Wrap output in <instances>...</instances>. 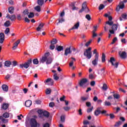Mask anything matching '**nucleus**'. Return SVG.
I'll list each match as a JSON object with an SVG mask.
<instances>
[{"mask_svg": "<svg viewBox=\"0 0 127 127\" xmlns=\"http://www.w3.org/2000/svg\"><path fill=\"white\" fill-rule=\"evenodd\" d=\"M49 55V53H46L45 56L40 59V63H44V62L47 61V64H51L53 60L52 58L48 57Z\"/></svg>", "mask_w": 127, "mask_h": 127, "instance_id": "f257e3e1", "label": "nucleus"}, {"mask_svg": "<svg viewBox=\"0 0 127 127\" xmlns=\"http://www.w3.org/2000/svg\"><path fill=\"white\" fill-rule=\"evenodd\" d=\"M92 51V48L91 47L88 48L86 49L83 54L84 56L86 57L87 59H91L92 58V53L91 51Z\"/></svg>", "mask_w": 127, "mask_h": 127, "instance_id": "f03ea898", "label": "nucleus"}, {"mask_svg": "<svg viewBox=\"0 0 127 127\" xmlns=\"http://www.w3.org/2000/svg\"><path fill=\"white\" fill-rule=\"evenodd\" d=\"M30 125L31 127H39L40 126V125L39 124V123H37L36 120L33 118L31 119L30 122Z\"/></svg>", "mask_w": 127, "mask_h": 127, "instance_id": "7ed1b4c3", "label": "nucleus"}, {"mask_svg": "<svg viewBox=\"0 0 127 127\" xmlns=\"http://www.w3.org/2000/svg\"><path fill=\"white\" fill-rule=\"evenodd\" d=\"M9 117V114L7 113H5L3 114V116H0V120L3 122V124H6L7 123V120L3 119L5 118V119Z\"/></svg>", "mask_w": 127, "mask_h": 127, "instance_id": "20e7f679", "label": "nucleus"}, {"mask_svg": "<svg viewBox=\"0 0 127 127\" xmlns=\"http://www.w3.org/2000/svg\"><path fill=\"white\" fill-rule=\"evenodd\" d=\"M88 83V79L87 78H82L80 80L79 82V86L80 87H82L83 88H85V87H86V84Z\"/></svg>", "mask_w": 127, "mask_h": 127, "instance_id": "39448f33", "label": "nucleus"}, {"mask_svg": "<svg viewBox=\"0 0 127 127\" xmlns=\"http://www.w3.org/2000/svg\"><path fill=\"white\" fill-rule=\"evenodd\" d=\"M32 60L31 59H30L28 61V62L27 63H25L24 64H20V68H25L26 69H27V68H28V67H29V65H30V64H31V62H32Z\"/></svg>", "mask_w": 127, "mask_h": 127, "instance_id": "423d86ee", "label": "nucleus"}, {"mask_svg": "<svg viewBox=\"0 0 127 127\" xmlns=\"http://www.w3.org/2000/svg\"><path fill=\"white\" fill-rule=\"evenodd\" d=\"M109 62L111 63L112 66H114L116 68H118L119 66V62H117L114 64V62H116V59L114 57H111Z\"/></svg>", "mask_w": 127, "mask_h": 127, "instance_id": "0eeeda50", "label": "nucleus"}, {"mask_svg": "<svg viewBox=\"0 0 127 127\" xmlns=\"http://www.w3.org/2000/svg\"><path fill=\"white\" fill-rule=\"evenodd\" d=\"M6 18L9 19L11 21H14L16 19V16L14 14L9 15V14H7Z\"/></svg>", "mask_w": 127, "mask_h": 127, "instance_id": "6e6552de", "label": "nucleus"}, {"mask_svg": "<svg viewBox=\"0 0 127 127\" xmlns=\"http://www.w3.org/2000/svg\"><path fill=\"white\" fill-rule=\"evenodd\" d=\"M44 83H46V85H48L49 86H52V85H53V83H54V81H53V79L49 78L45 80Z\"/></svg>", "mask_w": 127, "mask_h": 127, "instance_id": "1a4fd4ad", "label": "nucleus"}, {"mask_svg": "<svg viewBox=\"0 0 127 127\" xmlns=\"http://www.w3.org/2000/svg\"><path fill=\"white\" fill-rule=\"evenodd\" d=\"M95 59L92 61V64L94 66L98 65V61H99V55L97 54L94 56Z\"/></svg>", "mask_w": 127, "mask_h": 127, "instance_id": "9d476101", "label": "nucleus"}, {"mask_svg": "<svg viewBox=\"0 0 127 127\" xmlns=\"http://www.w3.org/2000/svg\"><path fill=\"white\" fill-rule=\"evenodd\" d=\"M64 10L61 13V15L60 16V18L59 20V23H62L63 21H64Z\"/></svg>", "mask_w": 127, "mask_h": 127, "instance_id": "9b49d317", "label": "nucleus"}, {"mask_svg": "<svg viewBox=\"0 0 127 127\" xmlns=\"http://www.w3.org/2000/svg\"><path fill=\"white\" fill-rule=\"evenodd\" d=\"M71 53H72V51H71V47L66 48L65 50L64 55H65V56H67L68 54H71Z\"/></svg>", "mask_w": 127, "mask_h": 127, "instance_id": "f8f14e48", "label": "nucleus"}, {"mask_svg": "<svg viewBox=\"0 0 127 127\" xmlns=\"http://www.w3.org/2000/svg\"><path fill=\"white\" fill-rule=\"evenodd\" d=\"M119 55L123 59H126L127 58V53L126 52H119Z\"/></svg>", "mask_w": 127, "mask_h": 127, "instance_id": "ddd939ff", "label": "nucleus"}, {"mask_svg": "<svg viewBox=\"0 0 127 127\" xmlns=\"http://www.w3.org/2000/svg\"><path fill=\"white\" fill-rule=\"evenodd\" d=\"M20 43V40H18L16 42H15L12 47L13 50H15V49L17 48V46H18V44H19Z\"/></svg>", "mask_w": 127, "mask_h": 127, "instance_id": "4468645a", "label": "nucleus"}, {"mask_svg": "<svg viewBox=\"0 0 127 127\" xmlns=\"http://www.w3.org/2000/svg\"><path fill=\"white\" fill-rule=\"evenodd\" d=\"M79 26H80V22H77L74 25L69 29V30H73L74 29H78L79 28Z\"/></svg>", "mask_w": 127, "mask_h": 127, "instance_id": "2eb2a0df", "label": "nucleus"}, {"mask_svg": "<svg viewBox=\"0 0 127 127\" xmlns=\"http://www.w3.org/2000/svg\"><path fill=\"white\" fill-rule=\"evenodd\" d=\"M83 5L85 6L84 8V11L86 12V13H88V12H90V9L88 7H87V2H83Z\"/></svg>", "mask_w": 127, "mask_h": 127, "instance_id": "dca6fc26", "label": "nucleus"}, {"mask_svg": "<svg viewBox=\"0 0 127 127\" xmlns=\"http://www.w3.org/2000/svg\"><path fill=\"white\" fill-rule=\"evenodd\" d=\"M3 41H4V34L3 33H0V43H3Z\"/></svg>", "mask_w": 127, "mask_h": 127, "instance_id": "f3484780", "label": "nucleus"}, {"mask_svg": "<svg viewBox=\"0 0 127 127\" xmlns=\"http://www.w3.org/2000/svg\"><path fill=\"white\" fill-rule=\"evenodd\" d=\"M31 105H32V102L31 100H27L25 103V105L27 108H29Z\"/></svg>", "mask_w": 127, "mask_h": 127, "instance_id": "a211bd4d", "label": "nucleus"}, {"mask_svg": "<svg viewBox=\"0 0 127 127\" xmlns=\"http://www.w3.org/2000/svg\"><path fill=\"white\" fill-rule=\"evenodd\" d=\"M123 18L124 19H127V13L122 14L121 17H120L119 19L120 21H123Z\"/></svg>", "mask_w": 127, "mask_h": 127, "instance_id": "6ab92c4d", "label": "nucleus"}, {"mask_svg": "<svg viewBox=\"0 0 127 127\" xmlns=\"http://www.w3.org/2000/svg\"><path fill=\"white\" fill-rule=\"evenodd\" d=\"M1 88L4 92H8V86L6 84H3L1 86Z\"/></svg>", "mask_w": 127, "mask_h": 127, "instance_id": "aec40b11", "label": "nucleus"}, {"mask_svg": "<svg viewBox=\"0 0 127 127\" xmlns=\"http://www.w3.org/2000/svg\"><path fill=\"white\" fill-rule=\"evenodd\" d=\"M43 26H44V24H43V23H41L37 28V31H40V30L43 28Z\"/></svg>", "mask_w": 127, "mask_h": 127, "instance_id": "412c9836", "label": "nucleus"}, {"mask_svg": "<svg viewBox=\"0 0 127 127\" xmlns=\"http://www.w3.org/2000/svg\"><path fill=\"white\" fill-rule=\"evenodd\" d=\"M100 114H101V110H100L99 108H97V109L94 112V115L96 117H98V116H99V115H100Z\"/></svg>", "mask_w": 127, "mask_h": 127, "instance_id": "4be33fe9", "label": "nucleus"}, {"mask_svg": "<svg viewBox=\"0 0 127 127\" xmlns=\"http://www.w3.org/2000/svg\"><path fill=\"white\" fill-rule=\"evenodd\" d=\"M113 97H114V100L115 99L119 100L120 99V98H121V96L120 95V94L119 93L113 94Z\"/></svg>", "mask_w": 127, "mask_h": 127, "instance_id": "5701e85b", "label": "nucleus"}, {"mask_svg": "<svg viewBox=\"0 0 127 127\" xmlns=\"http://www.w3.org/2000/svg\"><path fill=\"white\" fill-rule=\"evenodd\" d=\"M4 26H5V27H8L10 26V21H6L4 23Z\"/></svg>", "mask_w": 127, "mask_h": 127, "instance_id": "b1692460", "label": "nucleus"}, {"mask_svg": "<svg viewBox=\"0 0 127 127\" xmlns=\"http://www.w3.org/2000/svg\"><path fill=\"white\" fill-rule=\"evenodd\" d=\"M10 65H11V63L10 62V61H7L5 62V63H4L5 66L9 67V66H10Z\"/></svg>", "mask_w": 127, "mask_h": 127, "instance_id": "393cba45", "label": "nucleus"}, {"mask_svg": "<svg viewBox=\"0 0 127 127\" xmlns=\"http://www.w3.org/2000/svg\"><path fill=\"white\" fill-rule=\"evenodd\" d=\"M34 9H35L38 12H40V11H41V7L39 5H37L34 7Z\"/></svg>", "mask_w": 127, "mask_h": 127, "instance_id": "a878e982", "label": "nucleus"}, {"mask_svg": "<svg viewBox=\"0 0 127 127\" xmlns=\"http://www.w3.org/2000/svg\"><path fill=\"white\" fill-rule=\"evenodd\" d=\"M14 11V8H13V7H10L8 8V12H9V13H11V14H12V13H13Z\"/></svg>", "mask_w": 127, "mask_h": 127, "instance_id": "bb28decb", "label": "nucleus"}, {"mask_svg": "<svg viewBox=\"0 0 127 127\" xmlns=\"http://www.w3.org/2000/svg\"><path fill=\"white\" fill-rule=\"evenodd\" d=\"M104 106L106 107H110V106H112V103L108 101H105L104 102Z\"/></svg>", "mask_w": 127, "mask_h": 127, "instance_id": "cd10ccee", "label": "nucleus"}, {"mask_svg": "<svg viewBox=\"0 0 127 127\" xmlns=\"http://www.w3.org/2000/svg\"><path fill=\"white\" fill-rule=\"evenodd\" d=\"M43 115L44 117H46V118H49V113L46 111L43 112Z\"/></svg>", "mask_w": 127, "mask_h": 127, "instance_id": "c85d7f7f", "label": "nucleus"}, {"mask_svg": "<svg viewBox=\"0 0 127 127\" xmlns=\"http://www.w3.org/2000/svg\"><path fill=\"white\" fill-rule=\"evenodd\" d=\"M112 29L113 30H115L116 31V30H118V25L117 24H113L111 27Z\"/></svg>", "mask_w": 127, "mask_h": 127, "instance_id": "c756f323", "label": "nucleus"}, {"mask_svg": "<svg viewBox=\"0 0 127 127\" xmlns=\"http://www.w3.org/2000/svg\"><path fill=\"white\" fill-rule=\"evenodd\" d=\"M37 2L38 4L41 6L44 3V0H38Z\"/></svg>", "mask_w": 127, "mask_h": 127, "instance_id": "7c9ffc66", "label": "nucleus"}, {"mask_svg": "<svg viewBox=\"0 0 127 127\" xmlns=\"http://www.w3.org/2000/svg\"><path fill=\"white\" fill-rule=\"evenodd\" d=\"M119 7L121 9L125 8V3H124V2H120L119 3Z\"/></svg>", "mask_w": 127, "mask_h": 127, "instance_id": "2f4dec72", "label": "nucleus"}, {"mask_svg": "<svg viewBox=\"0 0 127 127\" xmlns=\"http://www.w3.org/2000/svg\"><path fill=\"white\" fill-rule=\"evenodd\" d=\"M106 62V55H105V53H102V62L104 63Z\"/></svg>", "mask_w": 127, "mask_h": 127, "instance_id": "473e14b6", "label": "nucleus"}, {"mask_svg": "<svg viewBox=\"0 0 127 127\" xmlns=\"http://www.w3.org/2000/svg\"><path fill=\"white\" fill-rule=\"evenodd\" d=\"M56 49L58 50V51H61L63 50V47L61 46H57Z\"/></svg>", "mask_w": 127, "mask_h": 127, "instance_id": "72a5a7b5", "label": "nucleus"}, {"mask_svg": "<svg viewBox=\"0 0 127 127\" xmlns=\"http://www.w3.org/2000/svg\"><path fill=\"white\" fill-rule=\"evenodd\" d=\"M51 89L47 88L46 90V95H50V94H51Z\"/></svg>", "mask_w": 127, "mask_h": 127, "instance_id": "f704fd0d", "label": "nucleus"}, {"mask_svg": "<svg viewBox=\"0 0 127 127\" xmlns=\"http://www.w3.org/2000/svg\"><path fill=\"white\" fill-rule=\"evenodd\" d=\"M102 89H103V90H104V91H107L108 90V85H107V84L104 83L103 84Z\"/></svg>", "mask_w": 127, "mask_h": 127, "instance_id": "c9c22d12", "label": "nucleus"}, {"mask_svg": "<svg viewBox=\"0 0 127 127\" xmlns=\"http://www.w3.org/2000/svg\"><path fill=\"white\" fill-rule=\"evenodd\" d=\"M33 64H35V65H37L39 63V61H38L37 59H35L33 60Z\"/></svg>", "mask_w": 127, "mask_h": 127, "instance_id": "e433bc0d", "label": "nucleus"}, {"mask_svg": "<svg viewBox=\"0 0 127 127\" xmlns=\"http://www.w3.org/2000/svg\"><path fill=\"white\" fill-rule=\"evenodd\" d=\"M84 7L85 6L84 5V3H83L82 5V8L80 10H79V13H82V12H83V11H84Z\"/></svg>", "mask_w": 127, "mask_h": 127, "instance_id": "4c0bfd02", "label": "nucleus"}, {"mask_svg": "<svg viewBox=\"0 0 127 127\" xmlns=\"http://www.w3.org/2000/svg\"><path fill=\"white\" fill-rule=\"evenodd\" d=\"M85 18L88 20V21H90L91 19H92V18L91 17V15L90 14H86L85 16Z\"/></svg>", "mask_w": 127, "mask_h": 127, "instance_id": "58836bf2", "label": "nucleus"}, {"mask_svg": "<svg viewBox=\"0 0 127 127\" xmlns=\"http://www.w3.org/2000/svg\"><path fill=\"white\" fill-rule=\"evenodd\" d=\"M122 125V122L118 121L116 123L115 125H114V127H120Z\"/></svg>", "mask_w": 127, "mask_h": 127, "instance_id": "ea45409f", "label": "nucleus"}, {"mask_svg": "<svg viewBox=\"0 0 127 127\" xmlns=\"http://www.w3.org/2000/svg\"><path fill=\"white\" fill-rule=\"evenodd\" d=\"M8 108V105L7 104L4 103L2 105V109L3 110H6Z\"/></svg>", "mask_w": 127, "mask_h": 127, "instance_id": "a19ab883", "label": "nucleus"}, {"mask_svg": "<svg viewBox=\"0 0 127 127\" xmlns=\"http://www.w3.org/2000/svg\"><path fill=\"white\" fill-rule=\"evenodd\" d=\"M106 24H108V25H110V26L114 25V22L113 21H108L106 22Z\"/></svg>", "mask_w": 127, "mask_h": 127, "instance_id": "79ce46f5", "label": "nucleus"}, {"mask_svg": "<svg viewBox=\"0 0 127 127\" xmlns=\"http://www.w3.org/2000/svg\"><path fill=\"white\" fill-rule=\"evenodd\" d=\"M88 99V97H85L82 96L81 97V101H82V102H85V101H87Z\"/></svg>", "mask_w": 127, "mask_h": 127, "instance_id": "37998d69", "label": "nucleus"}, {"mask_svg": "<svg viewBox=\"0 0 127 127\" xmlns=\"http://www.w3.org/2000/svg\"><path fill=\"white\" fill-rule=\"evenodd\" d=\"M104 8H105V5L103 4H101L99 6V10H102V9H104Z\"/></svg>", "mask_w": 127, "mask_h": 127, "instance_id": "c03bdc74", "label": "nucleus"}, {"mask_svg": "<svg viewBox=\"0 0 127 127\" xmlns=\"http://www.w3.org/2000/svg\"><path fill=\"white\" fill-rule=\"evenodd\" d=\"M70 107L69 106H65L64 107V110L65 111V112H69L70 111Z\"/></svg>", "mask_w": 127, "mask_h": 127, "instance_id": "a18cd8bd", "label": "nucleus"}, {"mask_svg": "<svg viewBox=\"0 0 127 127\" xmlns=\"http://www.w3.org/2000/svg\"><path fill=\"white\" fill-rule=\"evenodd\" d=\"M92 40L91 39L89 41H88L86 44H85V46H86V47H88V46H89V45H90V44H91V43H92Z\"/></svg>", "mask_w": 127, "mask_h": 127, "instance_id": "49530a36", "label": "nucleus"}, {"mask_svg": "<svg viewBox=\"0 0 127 127\" xmlns=\"http://www.w3.org/2000/svg\"><path fill=\"white\" fill-rule=\"evenodd\" d=\"M57 43V40L56 39H54L52 41H51V44L54 45V44H56Z\"/></svg>", "mask_w": 127, "mask_h": 127, "instance_id": "de8ad7c7", "label": "nucleus"}, {"mask_svg": "<svg viewBox=\"0 0 127 127\" xmlns=\"http://www.w3.org/2000/svg\"><path fill=\"white\" fill-rule=\"evenodd\" d=\"M34 17V13H33V12H31L28 15L29 18H32V17Z\"/></svg>", "mask_w": 127, "mask_h": 127, "instance_id": "09e8293b", "label": "nucleus"}, {"mask_svg": "<svg viewBox=\"0 0 127 127\" xmlns=\"http://www.w3.org/2000/svg\"><path fill=\"white\" fill-rule=\"evenodd\" d=\"M118 40V38L117 37H115L111 42V44H114V43H116V42Z\"/></svg>", "mask_w": 127, "mask_h": 127, "instance_id": "8fccbe9b", "label": "nucleus"}, {"mask_svg": "<svg viewBox=\"0 0 127 127\" xmlns=\"http://www.w3.org/2000/svg\"><path fill=\"white\" fill-rule=\"evenodd\" d=\"M109 117H110L111 120H113V119H115V118L116 117L115 116V115H114L113 114H109Z\"/></svg>", "mask_w": 127, "mask_h": 127, "instance_id": "3c124183", "label": "nucleus"}, {"mask_svg": "<svg viewBox=\"0 0 127 127\" xmlns=\"http://www.w3.org/2000/svg\"><path fill=\"white\" fill-rule=\"evenodd\" d=\"M54 80H58L59 79V77L57 76V73H55L54 75Z\"/></svg>", "mask_w": 127, "mask_h": 127, "instance_id": "603ef678", "label": "nucleus"}, {"mask_svg": "<svg viewBox=\"0 0 127 127\" xmlns=\"http://www.w3.org/2000/svg\"><path fill=\"white\" fill-rule=\"evenodd\" d=\"M11 65H12V66H13V67L16 66V65H17V62H16V61H13L12 62V63L11 64Z\"/></svg>", "mask_w": 127, "mask_h": 127, "instance_id": "864d4df0", "label": "nucleus"}, {"mask_svg": "<svg viewBox=\"0 0 127 127\" xmlns=\"http://www.w3.org/2000/svg\"><path fill=\"white\" fill-rule=\"evenodd\" d=\"M93 109H94V108L93 107H92L90 108L87 109V113H91V112H92V111H93Z\"/></svg>", "mask_w": 127, "mask_h": 127, "instance_id": "5fc2aeb1", "label": "nucleus"}, {"mask_svg": "<svg viewBox=\"0 0 127 127\" xmlns=\"http://www.w3.org/2000/svg\"><path fill=\"white\" fill-rule=\"evenodd\" d=\"M10 77H11V75H10V74H7V75H6L5 79H6V80H9V79H10Z\"/></svg>", "mask_w": 127, "mask_h": 127, "instance_id": "6e6d98bb", "label": "nucleus"}, {"mask_svg": "<svg viewBox=\"0 0 127 127\" xmlns=\"http://www.w3.org/2000/svg\"><path fill=\"white\" fill-rule=\"evenodd\" d=\"M89 79H91V80H92V79H95V76H94L93 74H90L89 75Z\"/></svg>", "mask_w": 127, "mask_h": 127, "instance_id": "4d7b16f0", "label": "nucleus"}, {"mask_svg": "<svg viewBox=\"0 0 127 127\" xmlns=\"http://www.w3.org/2000/svg\"><path fill=\"white\" fill-rule=\"evenodd\" d=\"M93 28H94V29H93L92 32H96L97 31V29L98 28V26H94L93 27Z\"/></svg>", "mask_w": 127, "mask_h": 127, "instance_id": "13d9d810", "label": "nucleus"}, {"mask_svg": "<svg viewBox=\"0 0 127 127\" xmlns=\"http://www.w3.org/2000/svg\"><path fill=\"white\" fill-rule=\"evenodd\" d=\"M23 13H24V15H26L28 14V13H29V12H28V10L25 9V10L23 11Z\"/></svg>", "mask_w": 127, "mask_h": 127, "instance_id": "bf43d9fd", "label": "nucleus"}, {"mask_svg": "<svg viewBox=\"0 0 127 127\" xmlns=\"http://www.w3.org/2000/svg\"><path fill=\"white\" fill-rule=\"evenodd\" d=\"M54 48H55V46H54V45H52V44H51V45L50 47V49H51V50H53V49H54Z\"/></svg>", "mask_w": 127, "mask_h": 127, "instance_id": "052dcab7", "label": "nucleus"}, {"mask_svg": "<svg viewBox=\"0 0 127 127\" xmlns=\"http://www.w3.org/2000/svg\"><path fill=\"white\" fill-rule=\"evenodd\" d=\"M90 85L92 87L95 86V85H96V82H95V81H91V83H90Z\"/></svg>", "mask_w": 127, "mask_h": 127, "instance_id": "680f3d73", "label": "nucleus"}, {"mask_svg": "<svg viewBox=\"0 0 127 127\" xmlns=\"http://www.w3.org/2000/svg\"><path fill=\"white\" fill-rule=\"evenodd\" d=\"M90 122L89 121L85 120L83 121V125H89Z\"/></svg>", "mask_w": 127, "mask_h": 127, "instance_id": "e2e57ef3", "label": "nucleus"}, {"mask_svg": "<svg viewBox=\"0 0 127 127\" xmlns=\"http://www.w3.org/2000/svg\"><path fill=\"white\" fill-rule=\"evenodd\" d=\"M9 32V28H7L5 30V34H7Z\"/></svg>", "mask_w": 127, "mask_h": 127, "instance_id": "0e129e2a", "label": "nucleus"}, {"mask_svg": "<svg viewBox=\"0 0 127 127\" xmlns=\"http://www.w3.org/2000/svg\"><path fill=\"white\" fill-rule=\"evenodd\" d=\"M86 106L88 107H91V102H87L86 103Z\"/></svg>", "mask_w": 127, "mask_h": 127, "instance_id": "69168bd1", "label": "nucleus"}, {"mask_svg": "<svg viewBox=\"0 0 127 127\" xmlns=\"http://www.w3.org/2000/svg\"><path fill=\"white\" fill-rule=\"evenodd\" d=\"M17 18L18 20H20L21 19V16L20 15V14H18L17 15Z\"/></svg>", "mask_w": 127, "mask_h": 127, "instance_id": "338daca9", "label": "nucleus"}, {"mask_svg": "<svg viewBox=\"0 0 127 127\" xmlns=\"http://www.w3.org/2000/svg\"><path fill=\"white\" fill-rule=\"evenodd\" d=\"M43 127H49V124L46 123L44 125Z\"/></svg>", "mask_w": 127, "mask_h": 127, "instance_id": "774afa93", "label": "nucleus"}]
</instances>
